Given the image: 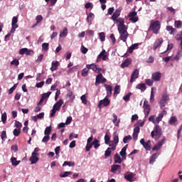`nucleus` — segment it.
Listing matches in <instances>:
<instances>
[{"mask_svg": "<svg viewBox=\"0 0 182 182\" xmlns=\"http://www.w3.org/2000/svg\"><path fill=\"white\" fill-rule=\"evenodd\" d=\"M122 168V166L120 165H112L111 167V173H116L117 170H120Z\"/></svg>", "mask_w": 182, "mask_h": 182, "instance_id": "obj_34", "label": "nucleus"}, {"mask_svg": "<svg viewBox=\"0 0 182 182\" xmlns=\"http://www.w3.org/2000/svg\"><path fill=\"white\" fill-rule=\"evenodd\" d=\"M112 154V149L110 148H107L105 151V157H109Z\"/></svg>", "mask_w": 182, "mask_h": 182, "instance_id": "obj_60", "label": "nucleus"}, {"mask_svg": "<svg viewBox=\"0 0 182 182\" xmlns=\"http://www.w3.org/2000/svg\"><path fill=\"white\" fill-rule=\"evenodd\" d=\"M147 101H144V114H145V119H146V117H149V114H150V111L151 110V108H150V105L146 104Z\"/></svg>", "mask_w": 182, "mask_h": 182, "instance_id": "obj_11", "label": "nucleus"}, {"mask_svg": "<svg viewBox=\"0 0 182 182\" xmlns=\"http://www.w3.org/2000/svg\"><path fill=\"white\" fill-rule=\"evenodd\" d=\"M173 46H174L173 45V43H169V44H168L166 50H165L164 52L161 53V55H164V53H167V50H171V49H173Z\"/></svg>", "mask_w": 182, "mask_h": 182, "instance_id": "obj_53", "label": "nucleus"}, {"mask_svg": "<svg viewBox=\"0 0 182 182\" xmlns=\"http://www.w3.org/2000/svg\"><path fill=\"white\" fill-rule=\"evenodd\" d=\"M167 114V112L166 110L162 111L161 113L159 114V116L156 118V124H159L163 120V117Z\"/></svg>", "mask_w": 182, "mask_h": 182, "instance_id": "obj_15", "label": "nucleus"}, {"mask_svg": "<svg viewBox=\"0 0 182 182\" xmlns=\"http://www.w3.org/2000/svg\"><path fill=\"white\" fill-rule=\"evenodd\" d=\"M50 140V135H45L44 137L42 139V143H48Z\"/></svg>", "mask_w": 182, "mask_h": 182, "instance_id": "obj_50", "label": "nucleus"}, {"mask_svg": "<svg viewBox=\"0 0 182 182\" xmlns=\"http://www.w3.org/2000/svg\"><path fill=\"white\" fill-rule=\"evenodd\" d=\"M106 80H107L103 77V75L100 73L99 75L96 77L95 83L96 85H100V83H106Z\"/></svg>", "mask_w": 182, "mask_h": 182, "instance_id": "obj_12", "label": "nucleus"}, {"mask_svg": "<svg viewBox=\"0 0 182 182\" xmlns=\"http://www.w3.org/2000/svg\"><path fill=\"white\" fill-rule=\"evenodd\" d=\"M132 92L128 93L127 95L123 97L124 102H129L130 100V96H132Z\"/></svg>", "mask_w": 182, "mask_h": 182, "instance_id": "obj_58", "label": "nucleus"}, {"mask_svg": "<svg viewBox=\"0 0 182 182\" xmlns=\"http://www.w3.org/2000/svg\"><path fill=\"white\" fill-rule=\"evenodd\" d=\"M6 119H7L6 112H4L1 114V121L4 123V124H5V123H6Z\"/></svg>", "mask_w": 182, "mask_h": 182, "instance_id": "obj_57", "label": "nucleus"}, {"mask_svg": "<svg viewBox=\"0 0 182 182\" xmlns=\"http://www.w3.org/2000/svg\"><path fill=\"white\" fill-rule=\"evenodd\" d=\"M122 7H119L117 9H116L115 12L112 14L111 19L112 21H116L118 19L117 18L120 16V12H122Z\"/></svg>", "mask_w": 182, "mask_h": 182, "instance_id": "obj_17", "label": "nucleus"}, {"mask_svg": "<svg viewBox=\"0 0 182 182\" xmlns=\"http://www.w3.org/2000/svg\"><path fill=\"white\" fill-rule=\"evenodd\" d=\"M132 63V59L127 58L121 65V68L124 69V68H127Z\"/></svg>", "mask_w": 182, "mask_h": 182, "instance_id": "obj_25", "label": "nucleus"}, {"mask_svg": "<svg viewBox=\"0 0 182 182\" xmlns=\"http://www.w3.org/2000/svg\"><path fill=\"white\" fill-rule=\"evenodd\" d=\"M163 134V131L159 125H155L154 130L151 132V136L154 140H159Z\"/></svg>", "mask_w": 182, "mask_h": 182, "instance_id": "obj_1", "label": "nucleus"}, {"mask_svg": "<svg viewBox=\"0 0 182 182\" xmlns=\"http://www.w3.org/2000/svg\"><path fill=\"white\" fill-rule=\"evenodd\" d=\"M110 105V100L106 97L104 100H102L100 101L98 104V107H100L102 106H109Z\"/></svg>", "mask_w": 182, "mask_h": 182, "instance_id": "obj_18", "label": "nucleus"}, {"mask_svg": "<svg viewBox=\"0 0 182 182\" xmlns=\"http://www.w3.org/2000/svg\"><path fill=\"white\" fill-rule=\"evenodd\" d=\"M109 141H110V136L108 134H105V144H109Z\"/></svg>", "mask_w": 182, "mask_h": 182, "instance_id": "obj_61", "label": "nucleus"}, {"mask_svg": "<svg viewBox=\"0 0 182 182\" xmlns=\"http://www.w3.org/2000/svg\"><path fill=\"white\" fill-rule=\"evenodd\" d=\"M62 105H63V100H59L53 107V108L55 109V110H60V107H62Z\"/></svg>", "mask_w": 182, "mask_h": 182, "instance_id": "obj_21", "label": "nucleus"}, {"mask_svg": "<svg viewBox=\"0 0 182 182\" xmlns=\"http://www.w3.org/2000/svg\"><path fill=\"white\" fill-rule=\"evenodd\" d=\"M68 36V28L65 27L60 33V38H66Z\"/></svg>", "mask_w": 182, "mask_h": 182, "instance_id": "obj_41", "label": "nucleus"}, {"mask_svg": "<svg viewBox=\"0 0 182 182\" xmlns=\"http://www.w3.org/2000/svg\"><path fill=\"white\" fill-rule=\"evenodd\" d=\"M52 132V126L47 127L44 131L45 136H50Z\"/></svg>", "mask_w": 182, "mask_h": 182, "instance_id": "obj_42", "label": "nucleus"}, {"mask_svg": "<svg viewBox=\"0 0 182 182\" xmlns=\"http://www.w3.org/2000/svg\"><path fill=\"white\" fill-rule=\"evenodd\" d=\"M159 156H160L159 153H155L154 154L150 159H149V164H154V161H156V159H157V157H159Z\"/></svg>", "mask_w": 182, "mask_h": 182, "instance_id": "obj_26", "label": "nucleus"}, {"mask_svg": "<svg viewBox=\"0 0 182 182\" xmlns=\"http://www.w3.org/2000/svg\"><path fill=\"white\" fill-rule=\"evenodd\" d=\"M108 145L109 147L108 149H111L112 151H114L116 150L117 144L113 141H109Z\"/></svg>", "mask_w": 182, "mask_h": 182, "instance_id": "obj_39", "label": "nucleus"}, {"mask_svg": "<svg viewBox=\"0 0 182 182\" xmlns=\"http://www.w3.org/2000/svg\"><path fill=\"white\" fill-rule=\"evenodd\" d=\"M58 66H59V62L58 61H53L51 63V68H50L51 72H55V70H56V69H58Z\"/></svg>", "mask_w": 182, "mask_h": 182, "instance_id": "obj_27", "label": "nucleus"}, {"mask_svg": "<svg viewBox=\"0 0 182 182\" xmlns=\"http://www.w3.org/2000/svg\"><path fill=\"white\" fill-rule=\"evenodd\" d=\"M99 59H102L104 61L109 60V55H107L106 50H102V52L97 55V60H99Z\"/></svg>", "mask_w": 182, "mask_h": 182, "instance_id": "obj_9", "label": "nucleus"}, {"mask_svg": "<svg viewBox=\"0 0 182 182\" xmlns=\"http://www.w3.org/2000/svg\"><path fill=\"white\" fill-rule=\"evenodd\" d=\"M182 56V51L179 50L177 52L176 56L172 59V60H179L180 58Z\"/></svg>", "mask_w": 182, "mask_h": 182, "instance_id": "obj_44", "label": "nucleus"}, {"mask_svg": "<svg viewBox=\"0 0 182 182\" xmlns=\"http://www.w3.org/2000/svg\"><path fill=\"white\" fill-rule=\"evenodd\" d=\"M92 147H93L92 142V143L87 142V145L85 146V151H90V149H92Z\"/></svg>", "mask_w": 182, "mask_h": 182, "instance_id": "obj_52", "label": "nucleus"}, {"mask_svg": "<svg viewBox=\"0 0 182 182\" xmlns=\"http://www.w3.org/2000/svg\"><path fill=\"white\" fill-rule=\"evenodd\" d=\"M42 49L44 52H48L49 50V43H43L42 44Z\"/></svg>", "mask_w": 182, "mask_h": 182, "instance_id": "obj_45", "label": "nucleus"}, {"mask_svg": "<svg viewBox=\"0 0 182 182\" xmlns=\"http://www.w3.org/2000/svg\"><path fill=\"white\" fill-rule=\"evenodd\" d=\"M160 22L159 21H156L154 23H151L149 27L150 31H152L153 33H155V35H157L159 32H160Z\"/></svg>", "mask_w": 182, "mask_h": 182, "instance_id": "obj_2", "label": "nucleus"}, {"mask_svg": "<svg viewBox=\"0 0 182 182\" xmlns=\"http://www.w3.org/2000/svg\"><path fill=\"white\" fill-rule=\"evenodd\" d=\"M92 143V146H94V149H99V147H100V141L97 139H95Z\"/></svg>", "mask_w": 182, "mask_h": 182, "instance_id": "obj_37", "label": "nucleus"}, {"mask_svg": "<svg viewBox=\"0 0 182 182\" xmlns=\"http://www.w3.org/2000/svg\"><path fill=\"white\" fill-rule=\"evenodd\" d=\"M166 143V136H163L161 140L158 141L157 144L154 145V146L152 148V150L154 151H159L163 147V145H164Z\"/></svg>", "mask_w": 182, "mask_h": 182, "instance_id": "obj_6", "label": "nucleus"}, {"mask_svg": "<svg viewBox=\"0 0 182 182\" xmlns=\"http://www.w3.org/2000/svg\"><path fill=\"white\" fill-rule=\"evenodd\" d=\"M86 68H87V69H92V70H93V72H95V73H100V72H102V68H99V65L95 63H92V64H87L86 65Z\"/></svg>", "mask_w": 182, "mask_h": 182, "instance_id": "obj_7", "label": "nucleus"}, {"mask_svg": "<svg viewBox=\"0 0 182 182\" xmlns=\"http://www.w3.org/2000/svg\"><path fill=\"white\" fill-rule=\"evenodd\" d=\"M149 122H151L155 126L156 125V116L151 115L149 117Z\"/></svg>", "mask_w": 182, "mask_h": 182, "instance_id": "obj_55", "label": "nucleus"}, {"mask_svg": "<svg viewBox=\"0 0 182 182\" xmlns=\"http://www.w3.org/2000/svg\"><path fill=\"white\" fill-rule=\"evenodd\" d=\"M112 117H114V119L112 120L114 124H115V126H119V122H120V120L117 122V115H116V114H113Z\"/></svg>", "mask_w": 182, "mask_h": 182, "instance_id": "obj_46", "label": "nucleus"}, {"mask_svg": "<svg viewBox=\"0 0 182 182\" xmlns=\"http://www.w3.org/2000/svg\"><path fill=\"white\" fill-rule=\"evenodd\" d=\"M154 102V92L153 91V88H151V97H150V103Z\"/></svg>", "mask_w": 182, "mask_h": 182, "instance_id": "obj_59", "label": "nucleus"}, {"mask_svg": "<svg viewBox=\"0 0 182 182\" xmlns=\"http://www.w3.org/2000/svg\"><path fill=\"white\" fill-rule=\"evenodd\" d=\"M136 89H138L139 90H141V92H144V90H146V89H147V87H146V84L145 83H142V84H138L136 86Z\"/></svg>", "mask_w": 182, "mask_h": 182, "instance_id": "obj_31", "label": "nucleus"}, {"mask_svg": "<svg viewBox=\"0 0 182 182\" xmlns=\"http://www.w3.org/2000/svg\"><path fill=\"white\" fill-rule=\"evenodd\" d=\"M127 150V145H125L121 150V151L119 152V154L121 156V157H122L123 160H126V156H127V153L126 151Z\"/></svg>", "mask_w": 182, "mask_h": 182, "instance_id": "obj_24", "label": "nucleus"}, {"mask_svg": "<svg viewBox=\"0 0 182 182\" xmlns=\"http://www.w3.org/2000/svg\"><path fill=\"white\" fill-rule=\"evenodd\" d=\"M98 36L101 42H105V41H106V35L105 34V32L99 33Z\"/></svg>", "mask_w": 182, "mask_h": 182, "instance_id": "obj_43", "label": "nucleus"}, {"mask_svg": "<svg viewBox=\"0 0 182 182\" xmlns=\"http://www.w3.org/2000/svg\"><path fill=\"white\" fill-rule=\"evenodd\" d=\"M18 87V84H15L13 87H11L9 90V95H12L14 93V91Z\"/></svg>", "mask_w": 182, "mask_h": 182, "instance_id": "obj_51", "label": "nucleus"}, {"mask_svg": "<svg viewBox=\"0 0 182 182\" xmlns=\"http://www.w3.org/2000/svg\"><path fill=\"white\" fill-rule=\"evenodd\" d=\"M151 79L154 82H160V80H161V73L160 72L154 73L151 75Z\"/></svg>", "mask_w": 182, "mask_h": 182, "instance_id": "obj_13", "label": "nucleus"}, {"mask_svg": "<svg viewBox=\"0 0 182 182\" xmlns=\"http://www.w3.org/2000/svg\"><path fill=\"white\" fill-rule=\"evenodd\" d=\"M140 43H134L132 44L127 50L128 53H133V51L136 49H139V46Z\"/></svg>", "mask_w": 182, "mask_h": 182, "instance_id": "obj_23", "label": "nucleus"}, {"mask_svg": "<svg viewBox=\"0 0 182 182\" xmlns=\"http://www.w3.org/2000/svg\"><path fill=\"white\" fill-rule=\"evenodd\" d=\"M168 100H170V97H168V95L167 93L163 94L159 101V106L161 109L166 107V105H167V102H168Z\"/></svg>", "mask_w": 182, "mask_h": 182, "instance_id": "obj_3", "label": "nucleus"}, {"mask_svg": "<svg viewBox=\"0 0 182 182\" xmlns=\"http://www.w3.org/2000/svg\"><path fill=\"white\" fill-rule=\"evenodd\" d=\"M72 171H64L60 173V177H61L62 178H65V177H69V176H72Z\"/></svg>", "mask_w": 182, "mask_h": 182, "instance_id": "obj_33", "label": "nucleus"}, {"mask_svg": "<svg viewBox=\"0 0 182 182\" xmlns=\"http://www.w3.org/2000/svg\"><path fill=\"white\" fill-rule=\"evenodd\" d=\"M128 18H129V21L136 23L139 21V16H137V12L136 11H131L128 14Z\"/></svg>", "mask_w": 182, "mask_h": 182, "instance_id": "obj_8", "label": "nucleus"}, {"mask_svg": "<svg viewBox=\"0 0 182 182\" xmlns=\"http://www.w3.org/2000/svg\"><path fill=\"white\" fill-rule=\"evenodd\" d=\"M175 38L176 41H182V32L181 33V34H177L175 36Z\"/></svg>", "mask_w": 182, "mask_h": 182, "instance_id": "obj_64", "label": "nucleus"}, {"mask_svg": "<svg viewBox=\"0 0 182 182\" xmlns=\"http://www.w3.org/2000/svg\"><path fill=\"white\" fill-rule=\"evenodd\" d=\"M138 78H139V69H135L131 75L130 82L133 83V82H135L136 79H138Z\"/></svg>", "mask_w": 182, "mask_h": 182, "instance_id": "obj_16", "label": "nucleus"}, {"mask_svg": "<svg viewBox=\"0 0 182 182\" xmlns=\"http://www.w3.org/2000/svg\"><path fill=\"white\" fill-rule=\"evenodd\" d=\"M38 156H39L38 153L32 152L31 156L30 157L31 164H36L38 161H39V158H38Z\"/></svg>", "mask_w": 182, "mask_h": 182, "instance_id": "obj_10", "label": "nucleus"}, {"mask_svg": "<svg viewBox=\"0 0 182 182\" xmlns=\"http://www.w3.org/2000/svg\"><path fill=\"white\" fill-rule=\"evenodd\" d=\"M80 66L79 65L73 66V68H70L68 70V75H70V73H73V72H77V70L79 69Z\"/></svg>", "mask_w": 182, "mask_h": 182, "instance_id": "obj_32", "label": "nucleus"}, {"mask_svg": "<svg viewBox=\"0 0 182 182\" xmlns=\"http://www.w3.org/2000/svg\"><path fill=\"white\" fill-rule=\"evenodd\" d=\"M118 31L119 33V39L126 43L127 41V38H129V33H127V28L118 30Z\"/></svg>", "mask_w": 182, "mask_h": 182, "instance_id": "obj_4", "label": "nucleus"}, {"mask_svg": "<svg viewBox=\"0 0 182 182\" xmlns=\"http://www.w3.org/2000/svg\"><path fill=\"white\" fill-rule=\"evenodd\" d=\"M124 160H126V159H123V157L120 156V155H119V154H115L114 155V161L115 164H122V163H123Z\"/></svg>", "mask_w": 182, "mask_h": 182, "instance_id": "obj_14", "label": "nucleus"}, {"mask_svg": "<svg viewBox=\"0 0 182 182\" xmlns=\"http://www.w3.org/2000/svg\"><path fill=\"white\" fill-rule=\"evenodd\" d=\"M175 28L181 29L182 28V21H175Z\"/></svg>", "mask_w": 182, "mask_h": 182, "instance_id": "obj_49", "label": "nucleus"}, {"mask_svg": "<svg viewBox=\"0 0 182 182\" xmlns=\"http://www.w3.org/2000/svg\"><path fill=\"white\" fill-rule=\"evenodd\" d=\"M119 93H120V86L116 85L114 89V96L119 95Z\"/></svg>", "mask_w": 182, "mask_h": 182, "instance_id": "obj_48", "label": "nucleus"}, {"mask_svg": "<svg viewBox=\"0 0 182 182\" xmlns=\"http://www.w3.org/2000/svg\"><path fill=\"white\" fill-rule=\"evenodd\" d=\"M105 87L107 90V96L106 97H110V96H112V92L113 90L112 87V85H107V84H105Z\"/></svg>", "mask_w": 182, "mask_h": 182, "instance_id": "obj_22", "label": "nucleus"}, {"mask_svg": "<svg viewBox=\"0 0 182 182\" xmlns=\"http://www.w3.org/2000/svg\"><path fill=\"white\" fill-rule=\"evenodd\" d=\"M114 21L115 22V23H117V26H118V31H120L122 29H127V26H126V25H124V18H118L116 20H114Z\"/></svg>", "mask_w": 182, "mask_h": 182, "instance_id": "obj_5", "label": "nucleus"}, {"mask_svg": "<svg viewBox=\"0 0 182 182\" xmlns=\"http://www.w3.org/2000/svg\"><path fill=\"white\" fill-rule=\"evenodd\" d=\"M87 48L85 47L83 45L81 46V52L83 55H86L87 53Z\"/></svg>", "mask_w": 182, "mask_h": 182, "instance_id": "obj_63", "label": "nucleus"}, {"mask_svg": "<svg viewBox=\"0 0 182 182\" xmlns=\"http://www.w3.org/2000/svg\"><path fill=\"white\" fill-rule=\"evenodd\" d=\"M80 100L82 103H83V105H87V99H86V95H83L80 97Z\"/></svg>", "mask_w": 182, "mask_h": 182, "instance_id": "obj_54", "label": "nucleus"}, {"mask_svg": "<svg viewBox=\"0 0 182 182\" xmlns=\"http://www.w3.org/2000/svg\"><path fill=\"white\" fill-rule=\"evenodd\" d=\"M27 50H28L27 48L20 49L19 50V55H26Z\"/></svg>", "mask_w": 182, "mask_h": 182, "instance_id": "obj_62", "label": "nucleus"}, {"mask_svg": "<svg viewBox=\"0 0 182 182\" xmlns=\"http://www.w3.org/2000/svg\"><path fill=\"white\" fill-rule=\"evenodd\" d=\"M151 141L150 140H148L144 145L143 147L146 150V151H150L151 150Z\"/></svg>", "mask_w": 182, "mask_h": 182, "instance_id": "obj_28", "label": "nucleus"}, {"mask_svg": "<svg viewBox=\"0 0 182 182\" xmlns=\"http://www.w3.org/2000/svg\"><path fill=\"white\" fill-rule=\"evenodd\" d=\"M89 70H90V69L87 68V67L82 70L81 75L82 77H86V76L89 75Z\"/></svg>", "mask_w": 182, "mask_h": 182, "instance_id": "obj_38", "label": "nucleus"}, {"mask_svg": "<svg viewBox=\"0 0 182 182\" xmlns=\"http://www.w3.org/2000/svg\"><path fill=\"white\" fill-rule=\"evenodd\" d=\"M112 137L113 142L117 145L119 144V135L117 134V132H114Z\"/></svg>", "mask_w": 182, "mask_h": 182, "instance_id": "obj_40", "label": "nucleus"}, {"mask_svg": "<svg viewBox=\"0 0 182 182\" xmlns=\"http://www.w3.org/2000/svg\"><path fill=\"white\" fill-rule=\"evenodd\" d=\"M93 19H95V14L93 13H90L87 15V23H90L91 25L92 21H93Z\"/></svg>", "mask_w": 182, "mask_h": 182, "instance_id": "obj_30", "label": "nucleus"}, {"mask_svg": "<svg viewBox=\"0 0 182 182\" xmlns=\"http://www.w3.org/2000/svg\"><path fill=\"white\" fill-rule=\"evenodd\" d=\"M163 43V38H158L154 43L153 49L156 50L158 48L161 46Z\"/></svg>", "mask_w": 182, "mask_h": 182, "instance_id": "obj_19", "label": "nucleus"}, {"mask_svg": "<svg viewBox=\"0 0 182 182\" xmlns=\"http://www.w3.org/2000/svg\"><path fill=\"white\" fill-rule=\"evenodd\" d=\"M168 124H171V126H177V118L176 117H171Z\"/></svg>", "mask_w": 182, "mask_h": 182, "instance_id": "obj_29", "label": "nucleus"}, {"mask_svg": "<svg viewBox=\"0 0 182 182\" xmlns=\"http://www.w3.org/2000/svg\"><path fill=\"white\" fill-rule=\"evenodd\" d=\"M66 166L68 167H75V162L65 161L63 164V167H66Z\"/></svg>", "mask_w": 182, "mask_h": 182, "instance_id": "obj_36", "label": "nucleus"}, {"mask_svg": "<svg viewBox=\"0 0 182 182\" xmlns=\"http://www.w3.org/2000/svg\"><path fill=\"white\" fill-rule=\"evenodd\" d=\"M131 140H132V136L127 135L124 137L123 143H124V144H126L129 143V141H130Z\"/></svg>", "mask_w": 182, "mask_h": 182, "instance_id": "obj_47", "label": "nucleus"}, {"mask_svg": "<svg viewBox=\"0 0 182 182\" xmlns=\"http://www.w3.org/2000/svg\"><path fill=\"white\" fill-rule=\"evenodd\" d=\"M134 176H136L134 173L129 172L124 174V178L127 181H133V178H134Z\"/></svg>", "mask_w": 182, "mask_h": 182, "instance_id": "obj_20", "label": "nucleus"}, {"mask_svg": "<svg viewBox=\"0 0 182 182\" xmlns=\"http://www.w3.org/2000/svg\"><path fill=\"white\" fill-rule=\"evenodd\" d=\"M13 134L14 136H15V137H18V136H19V134H21V129H15L14 131H13Z\"/></svg>", "mask_w": 182, "mask_h": 182, "instance_id": "obj_56", "label": "nucleus"}, {"mask_svg": "<svg viewBox=\"0 0 182 182\" xmlns=\"http://www.w3.org/2000/svg\"><path fill=\"white\" fill-rule=\"evenodd\" d=\"M11 162L12 166H14V167H16V166H18L19 163H21V161L16 160V157H11Z\"/></svg>", "mask_w": 182, "mask_h": 182, "instance_id": "obj_35", "label": "nucleus"}]
</instances>
